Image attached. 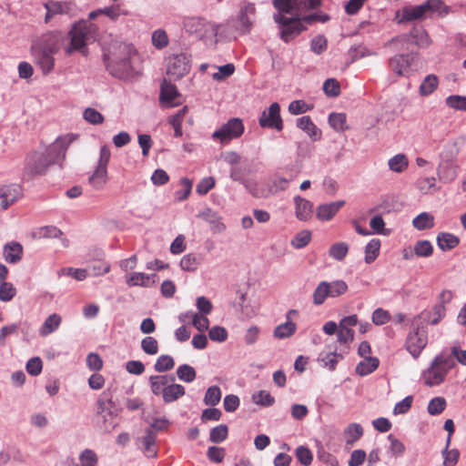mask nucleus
<instances>
[{"instance_id": "f257e3e1", "label": "nucleus", "mask_w": 466, "mask_h": 466, "mask_svg": "<svg viewBox=\"0 0 466 466\" xmlns=\"http://www.w3.org/2000/svg\"><path fill=\"white\" fill-rule=\"evenodd\" d=\"M76 137V136L72 134L59 137L44 151H35L29 155L25 166L24 177L28 180L32 179L35 176L46 174L50 166L60 163L66 157L67 147Z\"/></svg>"}, {"instance_id": "f03ea898", "label": "nucleus", "mask_w": 466, "mask_h": 466, "mask_svg": "<svg viewBox=\"0 0 466 466\" xmlns=\"http://www.w3.org/2000/svg\"><path fill=\"white\" fill-rule=\"evenodd\" d=\"M137 54L134 46L124 42H116L104 54L106 69L115 77L130 80L140 74Z\"/></svg>"}, {"instance_id": "7ed1b4c3", "label": "nucleus", "mask_w": 466, "mask_h": 466, "mask_svg": "<svg viewBox=\"0 0 466 466\" xmlns=\"http://www.w3.org/2000/svg\"><path fill=\"white\" fill-rule=\"evenodd\" d=\"M96 30V25L88 20L76 23L69 32L70 44L66 47V54L72 55L74 52L79 51L86 56L87 42L94 38Z\"/></svg>"}, {"instance_id": "20e7f679", "label": "nucleus", "mask_w": 466, "mask_h": 466, "mask_svg": "<svg viewBox=\"0 0 466 466\" xmlns=\"http://www.w3.org/2000/svg\"><path fill=\"white\" fill-rule=\"evenodd\" d=\"M455 364L452 356H446L444 354L436 356L430 367L422 372L424 383L429 387L441 384L445 380L448 372Z\"/></svg>"}, {"instance_id": "39448f33", "label": "nucleus", "mask_w": 466, "mask_h": 466, "mask_svg": "<svg viewBox=\"0 0 466 466\" xmlns=\"http://www.w3.org/2000/svg\"><path fill=\"white\" fill-rule=\"evenodd\" d=\"M442 5L441 0H426L419 5H409L402 8L401 13H396L395 19L398 24L414 21L422 18L428 13L440 11Z\"/></svg>"}, {"instance_id": "423d86ee", "label": "nucleus", "mask_w": 466, "mask_h": 466, "mask_svg": "<svg viewBox=\"0 0 466 466\" xmlns=\"http://www.w3.org/2000/svg\"><path fill=\"white\" fill-rule=\"evenodd\" d=\"M428 343V329L418 319H414L406 339V349L417 359Z\"/></svg>"}, {"instance_id": "0eeeda50", "label": "nucleus", "mask_w": 466, "mask_h": 466, "mask_svg": "<svg viewBox=\"0 0 466 466\" xmlns=\"http://www.w3.org/2000/svg\"><path fill=\"white\" fill-rule=\"evenodd\" d=\"M390 66L391 70L399 76H410L420 70L421 63L418 53L397 55L390 58Z\"/></svg>"}, {"instance_id": "6e6552de", "label": "nucleus", "mask_w": 466, "mask_h": 466, "mask_svg": "<svg viewBox=\"0 0 466 466\" xmlns=\"http://www.w3.org/2000/svg\"><path fill=\"white\" fill-rule=\"evenodd\" d=\"M412 41L418 47L426 48L431 44L427 31L422 26H414L409 34H402L392 38L389 45L400 46L399 49H404L405 45Z\"/></svg>"}, {"instance_id": "1a4fd4ad", "label": "nucleus", "mask_w": 466, "mask_h": 466, "mask_svg": "<svg viewBox=\"0 0 466 466\" xmlns=\"http://www.w3.org/2000/svg\"><path fill=\"white\" fill-rule=\"evenodd\" d=\"M273 18L282 27L280 38L285 42L290 41L306 29L301 18H289L282 14H275Z\"/></svg>"}, {"instance_id": "9d476101", "label": "nucleus", "mask_w": 466, "mask_h": 466, "mask_svg": "<svg viewBox=\"0 0 466 466\" xmlns=\"http://www.w3.org/2000/svg\"><path fill=\"white\" fill-rule=\"evenodd\" d=\"M58 50L56 44L33 48V56L35 63L41 68L43 74H49L55 66V58L53 56Z\"/></svg>"}, {"instance_id": "9b49d317", "label": "nucleus", "mask_w": 466, "mask_h": 466, "mask_svg": "<svg viewBox=\"0 0 466 466\" xmlns=\"http://www.w3.org/2000/svg\"><path fill=\"white\" fill-rule=\"evenodd\" d=\"M244 132L242 120L238 117L230 118L220 128L217 129L212 137L220 140L221 143L239 137Z\"/></svg>"}, {"instance_id": "f8f14e48", "label": "nucleus", "mask_w": 466, "mask_h": 466, "mask_svg": "<svg viewBox=\"0 0 466 466\" xmlns=\"http://www.w3.org/2000/svg\"><path fill=\"white\" fill-rule=\"evenodd\" d=\"M183 25L188 34L196 35L198 37H203L208 33H213L214 35L218 33V28L215 25L199 16L186 17L183 21Z\"/></svg>"}, {"instance_id": "ddd939ff", "label": "nucleus", "mask_w": 466, "mask_h": 466, "mask_svg": "<svg viewBox=\"0 0 466 466\" xmlns=\"http://www.w3.org/2000/svg\"><path fill=\"white\" fill-rule=\"evenodd\" d=\"M258 124L263 128H272L278 131L283 129V120L280 116V106L279 103H272L268 108L262 111Z\"/></svg>"}, {"instance_id": "4468645a", "label": "nucleus", "mask_w": 466, "mask_h": 466, "mask_svg": "<svg viewBox=\"0 0 466 466\" xmlns=\"http://www.w3.org/2000/svg\"><path fill=\"white\" fill-rule=\"evenodd\" d=\"M190 69L189 57L187 54H178L168 58L167 74L177 80L186 76Z\"/></svg>"}, {"instance_id": "2eb2a0df", "label": "nucleus", "mask_w": 466, "mask_h": 466, "mask_svg": "<svg viewBox=\"0 0 466 466\" xmlns=\"http://www.w3.org/2000/svg\"><path fill=\"white\" fill-rule=\"evenodd\" d=\"M256 19V7L254 3L242 0L239 4V13L238 22L239 27L238 29L243 34L250 31Z\"/></svg>"}, {"instance_id": "dca6fc26", "label": "nucleus", "mask_w": 466, "mask_h": 466, "mask_svg": "<svg viewBox=\"0 0 466 466\" xmlns=\"http://www.w3.org/2000/svg\"><path fill=\"white\" fill-rule=\"evenodd\" d=\"M22 196V188L16 184L0 186V212L7 209Z\"/></svg>"}, {"instance_id": "f3484780", "label": "nucleus", "mask_w": 466, "mask_h": 466, "mask_svg": "<svg viewBox=\"0 0 466 466\" xmlns=\"http://www.w3.org/2000/svg\"><path fill=\"white\" fill-rule=\"evenodd\" d=\"M111 403L109 395L103 392L97 400V413L103 419V425L101 426L104 431H110L116 426V421L113 413L108 410L107 405Z\"/></svg>"}, {"instance_id": "a211bd4d", "label": "nucleus", "mask_w": 466, "mask_h": 466, "mask_svg": "<svg viewBox=\"0 0 466 466\" xmlns=\"http://www.w3.org/2000/svg\"><path fill=\"white\" fill-rule=\"evenodd\" d=\"M341 359L342 355L337 352L336 348L327 344V350H322L319 354L317 361L321 367L334 370Z\"/></svg>"}, {"instance_id": "6ab92c4d", "label": "nucleus", "mask_w": 466, "mask_h": 466, "mask_svg": "<svg viewBox=\"0 0 466 466\" xmlns=\"http://www.w3.org/2000/svg\"><path fill=\"white\" fill-rule=\"evenodd\" d=\"M157 434L152 429H147L145 435L137 439L138 445L143 451L144 454L148 458H154L157 454L156 447Z\"/></svg>"}, {"instance_id": "aec40b11", "label": "nucleus", "mask_w": 466, "mask_h": 466, "mask_svg": "<svg viewBox=\"0 0 466 466\" xmlns=\"http://www.w3.org/2000/svg\"><path fill=\"white\" fill-rule=\"evenodd\" d=\"M459 166L456 163L440 162L437 167V175L443 184L452 183L458 177Z\"/></svg>"}, {"instance_id": "412c9836", "label": "nucleus", "mask_w": 466, "mask_h": 466, "mask_svg": "<svg viewBox=\"0 0 466 466\" xmlns=\"http://www.w3.org/2000/svg\"><path fill=\"white\" fill-rule=\"evenodd\" d=\"M404 315L401 313H398L394 317H391L388 311L380 309V326L391 322L390 325L383 328L385 335L389 338H392L395 334L396 328L400 325L404 320Z\"/></svg>"}, {"instance_id": "4be33fe9", "label": "nucleus", "mask_w": 466, "mask_h": 466, "mask_svg": "<svg viewBox=\"0 0 466 466\" xmlns=\"http://www.w3.org/2000/svg\"><path fill=\"white\" fill-rule=\"evenodd\" d=\"M198 217L205 221H207L210 225V228L213 233L218 234L225 230L226 226L221 222V217L218 214V212L212 210L209 208H206L200 213H198Z\"/></svg>"}, {"instance_id": "5701e85b", "label": "nucleus", "mask_w": 466, "mask_h": 466, "mask_svg": "<svg viewBox=\"0 0 466 466\" xmlns=\"http://www.w3.org/2000/svg\"><path fill=\"white\" fill-rule=\"evenodd\" d=\"M345 205L344 200L321 204L317 208L316 217L321 221L330 220Z\"/></svg>"}, {"instance_id": "b1692460", "label": "nucleus", "mask_w": 466, "mask_h": 466, "mask_svg": "<svg viewBox=\"0 0 466 466\" xmlns=\"http://www.w3.org/2000/svg\"><path fill=\"white\" fill-rule=\"evenodd\" d=\"M173 375H152L148 381L152 393L156 396H162L169 382H175Z\"/></svg>"}, {"instance_id": "393cba45", "label": "nucleus", "mask_w": 466, "mask_h": 466, "mask_svg": "<svg viewBox=\"0 0 466 466\" xmlns=\"http://www.w3.org/2000/svg\"><path fill=\"white\" fill-rule=\"evenodd\" d=\"M295 215L300 221H307L312 217L313 204L300 196L294 198Z\"/></svg>"}, {"instance_id": "a878e982", "label": "nucleus", "mask_w": 466, "mask_h": 466, "mask_svg": "<svg viewBox=\"0 0 466 466\" xmlns=\"http://www.w3.org/2000/svg\"><path fill=\"white\" fill-rule=\"evenodd\" d=\"M179 96L176 86L164 79L160 86V102L167 106H174L177 105L174 100Z\"/></svg>"}, {"instance_id": "bb28decb", "label": "nucleus", "mask_w": 466, "mask_h": 466, "mask_svg": "<svg viewBox=\"0 0 466 466\" xmlns=\"http://www.w3.org/2000/svg\"><path fill=\"white\" fill-rule=\"evenodd\" d=\"M3 256L5 260L10 264H15L22 259L23 247L18 242H9L4 246Z\"/></svg>"}, {"instance_id": "cd10ccee", "label": "nucleus", "mask_w": 466, "mask_h": 466, "mask_svg": "<svg viewBox=\"0 0 466 466\" xmlns=\"http://www.w3.org/2000/svg\"><path fill=\"white\" fill-rule=\"evenodd\" d=\"M445 306L442 304H436L433 306L431 311H423L416 319L420 321L423 319L431 325H436L445 317Z\"/></svg>"}, {"instance_id": "c85d7f7f", "label": "nucleus", "mask_w": 466, "mask_h": 466, "mask_svg": "<svg viewBox=\"0 0 466 466\" xmlns=\"http://www.w3.org/2000/svg\"><path fill=\"white\" fill-rule=\"evenodd\" d=\"M460 153V146L457 141H448L444 144L440 153V162L455 163Z\"/></svg>"}, {"instance_id": "c756f323", "label": "nucleus", "mask_w": 466, "mask_h": 466, "mask_svg": "<svg viewBox=\"0 0 466 466\" xmlns=\"http://www.w3.org/2000/svg\"><path fill=\"white\" fill-rule=\"evenodd\" d=\"M296 125L299 129L306 132L312 140L316 141L320 138V130L318 129L309 116L299 117Z\"/></svg>"}, {"instance_id": "7c9ffc66", "label": "nucleus", "mask_w": 466, "mask_h": 466, "mask_svg": "<svg viewBox=\"0 0 466 466\" xmlns=\"http://www.w3.org/2000/svg\"><path fill=\"white\" fill-rule=\"evenodd\" d=\"M186 390L182 385L176 384L175 382H169L162 395V398L165 403H171L184 396Z\"/></svg>"}, {"instance_id": "2f4dec72", "label": "nucleus", "mask_w": 466, "mask_h": 466, "mask_svg": "<svg viewBox=\"0 0 466 466\" xmlns=\"http://www.w3.org/2000/svg\"><path fill=\"white\" fill-rule=\"evenodd\" d=\"M61 321L62 319L58 314L53 313L49 315L39 329V335L41 337H46L53 333L59 328Z\"/></svg>"}, {"instance_id": "473e14b6", "label": "nucleus", "mask_w": 466, "mask_h": 466, "mask_svg": "<svg viewBox=\"0 0 466 466\" xmlns=\"http://www.w3.org/2000/svg\"><path fill=\"white\" fill-rule=\"evenodd\" d=\"M388 166L390 171L401 174L407 170L409 159L405 154L399 153L389 159Z\"/></svg>"}, {"instance_id": "72a5a7b5", "label": "nucleus", "mask_w": 466, "mask_h": 466, "mask_svg": "<svg viewBox=\"0 0 466 466\" xmlns=\"http://www.w3.org/2000/svg\"><path fill=\"white\" fill-rule=\"evenodd\" d=\"M459 238L451 233L443 232L437 236V244L439 248L443 251L454 248L459 245Z\"/></svg>"}, {"instance_id": "f704fd0d", "label": "nucleus", "mask_w": 466, "mask_h": 466, "mask_svg": "<svg viewBox=\"0 0 466 466\" xmlns=\"http://www.w3.org/2000/svg\"><path fill=\"white\" fill-rule=\"evenodd\" d=\"M107 182V169L96 167L88 178L89 185L96 190L102 189Z\"/></svg>"}, {"instance_id": "c9c22d12", "label": "nucleus", "mask_w": 466, "mask_h": 466, "mask_svg": "<svg viewBox=\"0 0 466 466\" xmlns=\"http://www.w3.org/2000/svg\"><path fill=\"white\" fill-rule=\"evenodd\" d=\"M412 226L418 230L432 228L434 227V217L429 212H421L413 218Z\"/></svg>"}, {"instance_id": "e433bc0d", "label": "nucleus", "mask_w": 466, "mask_h": 466, "mask_svg": "<svg viewBox=\"0 0 466 466\" xmlns=\"http://www.w3.org/2000/svg\"><path fill=\"white\" fill-rule=\"evenodd\" d=\"M415 187L422 194H430L432 191H438L436 187V178L434 177H420L415 182Z\"/></svg>"}, {"instance_id": "4c0bfd02", "label": "nucleus", "mask_w": 466, "mask_h": 466, "mask_svg": "<svg viewBox=\"0 0 466 466\" xmlns=\"http://www.w3.org/2000/svg\"><path fill=\"white\" fill-rule=\"evenodd\" d=\"M379 360L377 358L366 357L356 367V372L360 376L371 373L377 369Z\"/></svg>"}, {"instance_id": "58836bf2", "label": "nucleus", "mask_w": 466, "mask_h": 466, "mask_svg": "<svg viewBox=\"0 0 466 466\" xmlns=\"http://www.w3.org/2000/svg\"><path fill=\"white\" fill-rule=\"evenodd\" d=\"M296 331V324L290 320L278 325L274 329V337L283 339L291 337Z\"/></svg>"}, {"instance_id": "ea45409f", "label": "nucleus", "mask_w": 466, "mask_h": 466, "mask_svg": "<svg viewBox=\"0 0 466 466\" xmlns=\"http://www.w3.org/2000/svg\"><path fill=\"white\" fill-rule=\"evenodd\" d=\"M363 434V429L360 424H350L344 431V439L347 444H353Z\"/></svg>"}, {"instance_id": "a19ab883", "label": "nucleus", "mask_w": 466, "mask_h": 466, "mask_svg": "<svg viewBox=\"0 0 466 466\" xmlns=\"http://www.w3.org/2000/svg\"><path fill=\"white\" fill-rule=\"evenodd\" d=\"M248 190L254 198H268L275 195V190L272 189L269 181L260 187H251L250 185L249 189Z\"/></svg>"}, {"instance_id": "79ce46f5", "label": "nucleus", "mask_w": 466, "mask_h": 466, "mask_svg": "<svg viewBox=\"0 0 466 466\" xmlns=\"http://www.w3.org/2000/svg\"><path fill=\"white\" fill-rule=\"evenodd\" d=\"M330 127L337 132H343L348 129L346 125V115L343 113H331L329 116Z\"/></svg>"}, {"instance_id": "37998d69", "label": "nucleus", "mask_w": 466, "mask_h": 466, "mask_svg": "<svg viewBox=\"0 0 466 466\" xmlns=\"http://www.w3.org/2000/svg\"><path fill=\"white\" fill-rule=\"evenodd\" d=\"M127 283L129 286L148 287L151 283V278L145 273L133 272L127 277Z\"/></svg>"}, {"instance_id": "c03bdc74", "label": "nucleus", "mask_w": 466, "mask_h": 466, "mask_svg": "<svg viewBox=\"0 0 466 466\" xmlns=\"http://www.w3.org/2000/svg\"><path fill=\"white\" fill-rule=\"evenodd\" d=\"M329 285L327 281H321L313 292V303L317 306L324 303L329 297Z\"/></svg>"}, {"instance_id": "a18cd8bd", "label": "nucleus", "mask_w": 466, "mask_h": 466, "mask_svg": "<svg viewBox=\"0 0 466 466\" xmlns=\"http://www.w3.org/2000/svg\"><path fill=\"white\" fill-rule=\"evenodd\" d=\"M311 232L309 230H301L294 236L290 244L293 248L300 249L305 248L311 240Z\"/></svg>"}, {"instance_id": "49530a36", "label": "nucleus", "mask_w": 466, "mask_h": 466, "mask_svg": "<svg viewBox=\"0 0 466 466\" xmlns=\"http://www.w3.org/2000/svg\"><path fill=\"white\" fill-rule=\"evenodd\" d=\"M177 376L180 380L190 383L195 380L197 373L190 365L182 364L177 370Z\"/></svg>"}, {"instance_id": "de8ad7c7", "label": "nucleus", "mask_w": 466, "mask_h": 466, "mask_svg": "<svg viewBox=\"0 0 466 466\" xmlns=\"http://www.w3.org/2000/svg\"><path fill=\"white\" fill-rule=\"evenodd\" d=\"M388 440L390 444L387 447V453L390 454L392 457L401 456L405 451L404 444L392 434L388 436Z\"/></svg>"}, {"instance_id": "09e8293b", "label": "nucleus", "mask_w": 466, "mask_h": 466, "mask_svg": "<svg viewBox=\"0 0 466 466\" xmlns=\"http://www.w3.org/2000/svg\"><path fill=\"white\" fill-rule=\"evenodd\" d=\"M199 264V258L193 253L186 254L180 260V267L185 271H195Z\"/></svg>"}, {"instance_id": "8fccbe9b", "label": "nucleus", "mask_w": 466, "mask_h": 466, "mask_svg": "<svg viewBox=\"0 0 466 466\" xmlns=\"http://www.w3.org/2000/svg\"><path fill=\"white\" fill-rule=\"evenodd\" d=\"M438 86V78L434 75L427 76L420 86V94L421 96L431 95Z\"/></svg>"}, {"instance_id": "3c124183", "label": "nucleus", "mask_w": 466, "mask_h": 466, "mask_svg": "<svg viewBox=\"0 0 466 466\" xmlns=\"http://www.w3.org/2000/svg\"><path fill=\"white\" fill-rule=\"evenodd\" d=\"M447 402L443 397H435L428 404L427 410L429 414L436 416L441 414L446 408Z\"/></svg>"}, {"instance_id": "603ef678", "label": "nucleus", "mask_w": 466, "mask_h": 466, "mask_svg": "<svg viewBox=\"0 0 466 466\" xmlns=\"http://www.w3.org/2000/svg\"><path fill=\"white\" fill-rule=\"evenodd\" d=\"M252 400L254 403L264 407H269L275 402L274 397L267 390H259L254 393L252 395Z\"/></svg>"}, {"instance_id": "864d4df0", "label": "nucleus", "mask_w": 466, "mask_h": 466, "mask_svg": "<svg viewBox=\"0 0 466 466\" xmlns=\"http://www.w3.org/2000/svg\"><path fill=\"white\" fill-rule=\"evenodd\" d=\"M348 252V244L345 242H338L330 247L329 254L336 260H342L347 256Z\"/></svg>"}, {"instance_id": "5fc2aeb1", "label": "nucleus", "mask_w": 466, "mask_h": 466, "mask_svg": "<svg viewBox=\"0 0 466 466\" xmlns=\"http://www.w3.org/2000/svg\"><path fill=\"white\" fill-rule=\"evenodd\" d=\"M175 366L173 358L169 355H161L155 363V370L157 372H165L172 370Z\"/></svg>"}, {"instance_id": "6e6d98bb", "label": "nucleus", "mask_w": 466, "mask_h": 466, "mask_svg": "<svg viewBox=\"0 0 466 466\" xmlns=\"http://www.w3.org/2000/svg\"><path fill=\"white\" fill-rule=\"evenodd\" d=\"M228 432L227 425L220 424L210 431L209 440L214 443H220L227 439Z\"/></svg>"}, {"instance_id": "4d7b16f0", "label": "nucleus", "mask_w": 466, "mask_h": 466, "mask_svg": "<svg viewBox=\"0 0 466 466\" xmlns=\"http://www.w3.org/2000/svg\"><path fill=\"white\" fill-rule=\"evenodd\" d=\"M245 175V170L242 167H238V165L230 168L229 177L233 181L238 182L241 185H243L248 190L249 189L250 183L246 178Z\"/></svg>"}, {"instance_id": "13d9d810", "label": "nucleus", "mask_w": 466, "mask_h": 466, "mask_svg": "<svg viewBox=\"0 0 466 466\" xmlns=\"http://www.w3.org/2000/svg\"><path fill=\"white\" fill-rule=\"evenodd\" d=\"M379 256V239H371L365 248V262L372 263Z\"/></svg>"}, {"instance_id": "bf43d9fd", "label": "nucleus", "mask_w": 466, "mask_h": 466, "mask_svg": "<svg viewBox=\"0 0 466 466\" xmlns=\"http://www.w3.org/2000/svg\"><path fill=\"white\" fill-rule=\"evenodd\" d=\"M221 399V391L218 386H211L208 389L205 397L204 402L207 405L215 406L217 405Z\"/></svg>"}, {"instance_id": "052dcab7", "label": "nucleus", "mask_w": 466, "mask_h": 466, "mask_svg": "<svg viewBox=\"0 0 466 466\" xmlns=\"http://www.w3.org/2000/svg\"><path fill=\"white\" fill-rule=\"evenodd\" d=\"M272 4L278 14H289L297 5V0H273Z\"/></svg>"}, {"instance_id": "680f3d73", "label": "nucleus", "mask_w": 466, "mask_h": 466, "mask_svg": "<svg viewBox=\"0 0 466 466\" xmlns=\"http://www.w3.org/2000/svg\"><path fill=\"white\" fill-rule=\"evenodd\" d=\"M323 91L328 96L336 97L340 94L339 83L334 78H329L323 84Z\"/></svg>"}, {"instance_id": "e2e57ef3", "label": "nucleus", "mask_w": 466, "mask_h": 466, "mask_svg": "<svg viewBox=\"0 0 466 466\" xmlns=\"http://www.w3.org/2000/svg\"><path fill=\"white\" fill-rule=\"evenodd\" d=\"M84 119L92 125H100L104 122L103 115L95 108L88 107L83 114Z\"/></svg>"}, {"instance_id": "0e129e2a", "label": "nucleus", "mask_w": 466, "mask_h": 466, "mask_svg": "<svg viewBox=\"0 0 466 466\" xmlns=\"http://www.w3.org/2000/svg\"><path fill=\"white\" fill-rule=\"evenodd\" d=\"M79 461L81 466H96L98 458L94 451L86 449L80 453Z\"/></svg>"}, {"instance_id": "69168bd1", "label": "nucleus", "mask_w": 466, "mask_h": 466, "mask_svg": "<svg viewBox=\"0 0 466 466\" xmlns=\"http://www.w3.org/2000/svg\"><path fill=\"white\" fill-rule=\"evenodd\" d=\"M296 457L298 461L304 466L310 465L313 460L312 452L306 446H299L296 449Z\"/></svg>"}, {"instance_id": "338daca9", "label": "nucleus", "mask_w": 466, "mask_h": 466, "mask_svg": "<svg viewBox=\"0 0 466 466\" xmlns=\"http://www.w3.org/2000/svg\"><path fill=\"white\" fill-rule=\"evenodd\" d=\"M441 455L443 457V466H455L460 457V451L457 449L447 450V448H444Z\"/></svg>"}, {"instance_id": "774afa93", "label": "nucleus", "mask_w": 466, "mask_h": 466, "mask_svg": "<svg viewBox=\"0 0 466 466\" xmlns=\"http://www.w3.org/2000/svg\"><path fill=\"white\" fill-rule=\"evenodd\" d=\"M446 105L451 108L466 111V96H450L446 98Z\"/></svg>"}]
</instances>
